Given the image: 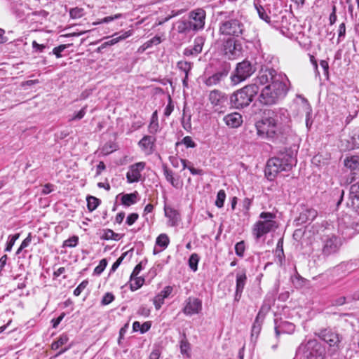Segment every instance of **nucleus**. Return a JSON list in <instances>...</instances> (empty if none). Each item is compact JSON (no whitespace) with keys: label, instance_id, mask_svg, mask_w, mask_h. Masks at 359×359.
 Listing matches in <instances>:
<instances>
[{"label":"nucleus","instance_id":"f257e3e1","mask_svg":"<svg viewBox=\"0 0 359 359\" xmlns=\"http://www.w3.org/2000/svg\"><path fill=\"white\" fill-rule=\"evenodd\" d=\"M257 84H267L262 90L259 100L264 104L271 105L287 95L290 81L285 74L278 73L273 69L262 70L257 77L256 83L247 85L230 96L231 107L235 109L248 107L259 92Z\"/></svg>","mask_w":359,"mask_h":359},{"label":"nucleus","instance_id":"f03ea898","mask_svg":"<svg viewBox=\"0 0 359 359\" xmlns=\"http://www.w3.org/2000/svg\"><path fill=\"white\" fill-rule=\"evenodd\" d=\"M295 163L296 158L292 151H280L277 156L267 161L265 175L269 180H272L278 172L290 170Z\"/></svg>","mask_w":359,"mask_h":359},{"label":"nucleus","instance_id":"7ed1b4c3","mask_svg":"<svg viewBox=\"0 0 359 359\" xmlns=\"http://www.w3.org/2000/svg\"><path fill=\"white\" fill-rule=\"evenodd\" d=\"M325 347L315 339L302 341L296 351V355L302 359H324Z\"/></svg>","mask_w":359,"mask_h":359},{"label":"nucleus","instance_id":"20e7f679","mask_svg":"<svg viewBox=\"0 0 359 359\" xmlns=\"http://www.w3.org/2000/svg\"><path fill=\"white\" fill-rule=\"evenodd\" d=\"M260 220L257 221L252 227L253 235L257 239L278 228L277 222L274 220L276 215L269 212H262L259 215Z\"/></svg>","mask_w":359,"mask_h":359},{"label":"nucleus","instance_id":"39448f33","mask_svg":"<svg viewBox=\"0 0 359 359\" xmlns=\"http://www.w3.org/2000/svg\"><path fill=\"white\" fill-rule=\"evenodd\" d=\"M274 123L273 118L266 114L265 117L255 124L258 136L273 141L279 139L282 135L281 131L276 127Z\"/></svg>","mask_w":359,"mask_h":359},{"label":"nucleus","instance_id":"423d86ee","mask_svg":"<svg viewBox=\"0 0 359 359\" xmlns=\"http://www.w3.org/2000/svg\"><path fill=\"white\" fill-rule=\"evenodd\" d=\"M244 32V24L237 18L225 19L219 25V34L233 36V39L242 36Z\"/></svg>","mask_w":359,"mask_h":359},{"label":"nucleus","instance_id":"0eeeda50","mask_svg":"<svg viewBox=\"0 0 359 359\" xmlns=\"http://www.w3.org/2000/svg\"><path fill=\"white\" fill-rule=\"evenodd\" d=\"M255 69V67L248 60H243L238 63L234 72L231 76L232 83L236 85L245 81L254 74Z\"/></svg>","mask_w":359,"mask_h":359},{"label":"nucleus","instance_id":"6e6552de","mask_svg":"<svg viewBox=\"0 0 359 359\" xmlns=\"http://www.w3.org/2000/svg\"><path fill=\"white\" fill-rule=\"evenodd\" d=\"M222 51L228 60H236L242 55L243 46L238 40L229 38L223 42Z\"/></svg>","mask_w":359,"mask_h":359},{"label":"nucleus","instance_id":"1a4fd4ad","mask_svg":"<svg viewBox=\"0 0 359 359\" xmlns=\"http://www.w3.org/2000/svg\"><path fill=\"white\" fill-rule=\"evenodd\" d=\"M267 114L270 118H273L276 127L278 129H280L282 135L289 129L290 116L287 109L269 110Z\"/></svg>","mask_w":359,"mask_h":359},{"label":"nucleus","instance_id":"9d476101","mask_svg":"<svg viewBox=\"0 0 359 359\" xmlns=\"http://www.w3.org/2000/svg\"><path fill=\"white\" fill-rule=\"evenodd\" d=\"M322 254L328 257L337 252L341 245V239L333 233L321 237Z\"/></svg>","mask_w":359,"mask_h":359},{"label":"nucleus","instance_id":"9b49d317","mask_svg":"<svg viewBox=\"0 0 359 359\" xmlns=\"http://www.w3.org/2000/svg\"><path fill=\"white\" fill-rule=\"evenodd\" d=\"M231 69L229 64H224L223 67L215 74L205 76L203 83L208 87L219 85L229 74Z\"/></svg>","mask_w":359,"mask_h":359},{"label":"nucleus","instance_id":"f8f14e48","mask_svg":"<svg viewBox=\"0 0 359 359\" xmlns=\"http://www.w3.org/2000/svg\"><path fill=\"white\" fill-rule=\"evenodd\" d=\"M205 16V11L202 8H198L189 13L188 22L190 23L192 31L197 32L203 29Z\"/></svg>","mask_w":359,"mask_h":359},{"label":"nucleus","instance_id":"ddd939ff","mask_svg":"<svg viewBox=\"0 0 359 359\" xmlns=\"http://www.w3.org/2000/svg\"><path fill=\"white\" fill-rule=\"evenodd\" d=\"M318 336L325 342H326L330 347L334 348V350H337L339 348V343L341 341V337L337 332L325 329L321 330Z\"/></svg>","mask_w":359,"mask_h":359},{"label":"nucleus","instance_id":"4468645a","mask_svg":"<svg viewBox=\"0 0 359 359\" xmlns=\"http://www.w3.org/2000/svg\"><path fill=\"white\" fill-rule=\"evenodd\" d=\"M247 283V275L245 269H242L236 272V291L234 295V302H239L245 286Z\"/></svg>","mask_w":359,"mask_h":359},{"label":"nucleus","instance_id":"2eb2a0df","mask_svg":"<svg viewBox=\"0 0 359 359\" xmlns=\"http://www.w3.org/2000/svg\"><path fill=\"white\" fill-rule=\"evenodd\" d=\"M202 309V302L196 297H189L184 303L183 313L187 316L198 314Z\"/></svg>","mask_w":359,"mask_h":359},{"label":"nucleus","instance_id":"dca6fc26","mask_svg":"<svg viewBox=\"0 0 359 359\" xmlns=\"http://www.w3.org/2000/svg\"><path fill=\"white\" fill-rule=\"evenodd\" d=\"M146 163L144 162H138L131 165L129 170L126 173V178L129 183L137 182L140 180L141 172L144 169Z\"/></svg>","mask_w":359,"mask_h":359},{"label":"nucleus","instance_id":"f3484780","mask_svg":"<svg viewBox=\"0 0 359 359\" xmlns=\"http://www.w3.org/2000/svg\"><path fill=\"white\" fill-rule=\"evenodd\" d=\"M156 139L151 135H144L138 142L142 151L147 155H150L154 151Z\"/></svg>","mask_w":359,"mask_h":359},{"label":"nucleus","instance_id":"a211bd4d","mask_svg":"<svg viewBox=\"0 0 359 359\" xmlns=\"http://www.w3.org/2000/svg\"><path fill=\"white\" fill-rule=\"evenodd\" d=\"M208 98L215 107H223L228 100L227 96L219 90L210 91Z\"/></svg>","mask_w":359,"mask_h":359},{"label":"nucleus","instance_id":"6ab92c4d","mask_svg":"<svg viewBox=\"0 0 359 359\" xmlns=\"http://www.w3.org/2000/svg\"><path fill=\"white\" fill-rule=\"evenodd\" d=\"M205 43V39L202 36H198L194 39V46L187 48L184 50V55L186 56L196 55L199 54L203 49Z\"/></svg>","mask_w":359,"mask_h":359},{"label":"nucleus","instance_id":"aec40b11","mask_svg":"<svg viewBox=\"0 0 359 359\" xmlns=\"http://www.w3.org/2000/svg\"><path fill=\"white\" fill-rule=\"evenodd\" d=\"M133 30H128L126 32H122L121 33H115L112 36L113 38L110 40H108V41L104 42L101 45V46L99 48V49L104 48L109 46H113V45L116 44V43H118V41L124 40V39L128 38L129 36H130L133 34Z\"/></svg>","mask_w":359,"mask_h":359},{"label":"nucleus","instance_id":"412c9836","mask_svg":"<svg viewBox=\"0 0 359 359\" xmlns=\"http://www.w3.org/2000/svg\"><path fill=\"white\" fill-rule=\"evenodd\" d=\"M224 121L231 128H238L243 123V118L239 113L234 112L225 116Z\"/></svg>","mask_w":359,"mask_h":359},{"label":"nucleus","instance_id":"4be33fe9","mask_svg":"<svg viewBox=\"0 0 359 359\" xmlns=\"http://www.w3.org/2000/svg\"><path fill=\"white\" fill-rule=\"evenodd\" d=\"M294 329L295 326L293 323L283 321L275 326V332L276 336H279L281 333L292 334L294 332Z\"/></svg>","mask_w":359,"mask_h":359},{"label":"nucleus","instance_id":"5701e85b","mask_svg":"<svg viewBox=\"0 0 359 359\" xmlns=\"http://www.w3.org/2000/svg\"><path fill=\"white\" fill-rule=\"evenodd\" d=\"M164 212L165 217L168 218L169 225L172 226L177 225L180 219L177 211L170 206L165 205Z\"/></svg>","mask_w":359,"mask_h":359},{"label":"nucleus","instance_id":"b1692460","mask_svg":"<svg viewBox=\"0 0 359 359\" xmlns=\"http://www.w3.org/2000/svg\"><path fill=\"white\" fill-rule=\"evenodd\" d=\"M317 211L313 208L304 210L299 215L298 220L300 223L311 222L317 217Z\"/></svg>","mask_w":359,"mask_h":359},{"label":"nucleus","instance_id":"393cba45","mask_svg":"<svg viewBox=\"0 0 359 359\" xmlns=\"http://www.w3.org/2000/svg\"><path fill=\"white\" fill-rule=\"evenodd\" d=\"M169 243H170V240H169V238L167 236V234H165V233L160 234L156 238V245H157L158 247H161V250L158 251L156 250V248H155L154 249V254L156 255L158 252H161V250H165L168 247V245H169Z\"/></svg>","mask_w":359,"mask_h":359},{"label":"nucleus","instance_id":"a878e982","mask_svg":"<svg viewBox=\"0 0 359 359\" xmlns=\"http://www.w3.org/2000/svg\"><path fill=\"white\" fill-rule=\"evenodd\" d=\"M344 165L351 170H359V156H350L344 159Z\"/></svg>","mask_w":359,"mask_h":359},{"label":"nucleus","instance_id":"bb28decb","mask_svg":"<svg viewBox=\"0 0 359 359\" xmlns=\"http://www.w3.org/2000/svg\"><path fill=\"white\" fill-rule=\"evenodd\" d=\"M138 193L137 191H134L131 194H123L121 197V203L125 206H130L135 203H136L137 200Z\"/></svg>","mask_w":359,"mask_h":359},{"label":"nucleus","instance_id":"cd10ccee","mask_svg":"<svg viewBox=\"0 0 359 359\" xmlns=\"http://www.w3.org/2000/svg\"><path fill=\"white\" fill-rule=\"evenodd\" d=\"M177 31L180 34H187L192 31V28L189 23L188 20H180L178 21L176 24Z\"/></svg>","mask_w":359,"mask_h":359},{"label":"nucleus","instance_id":"c85d7f7f","mask_svg":"<svg viewBox=\"0 0 359 359\" xmlns=\"http://www.w3.org/2000/svg\"><path fill=\"white\" fill-rule=\"evenodd\" d=\"M163 170L166 180L169 182L172 187H177L179 185V182L177 180L175 179L173 176V172L171 170H170L166 165H163Z\"/></svg>","mask_w":359,"mask_h":359},{"label":"nucleus","instance_id":"c756f323","mask_svg":"<svg viewBox=\"0 0 359 359\" xmlns=\"http://www.w3.org/2000/svg\"><path fill=\"white\" fill-rule=\"evenodd\" d=\"M359 231V224L358 222H352L343 229V234L347 237H351Z\"/></svg>","mask_w":359,"mask_h":359},{"label":"nucleus","instance_id":"7c9ffc66","mask_svg":"<svg viewBox=\"0 0 359 359\" xmlns=\"http://www.w3.org/2000/svg\"><path fill=\"white\" fill-rule=\"evenodd\" d=\"M180 352L182 355H186L187 357L190 356V344L187 339L185 334H183L180 340Z\"/></svg>","mask_w":359,"mask_h":359},{"label":"nucleus","instance_id":"2f4dec72","mask_svg":"<svg viewBox=\"0 0 359 359\" xmlns=\"http://www.w3.org/2000/svg\"><path fill=\"white\" fill-rule=\"evenodd\" d=\"M144 283V278L142 277L135 276L132 278L130 276V287L132 291H135L140 288Z\"/></svg>","mask_w":359,"mask_h":359},{"label":"nucleus","instance_id":"473e14b6","mask_svg":"<svg viewBox=\"0 0 359 359\" xmlns=\"http://www.w3.org/2000/svg\"><path fill=\"white\" fill-rule=\"evenodd\" d=\"M69 341L67 334H62L60 336L57 341H55L51 344V348L53 350H57L63 345L66 344Z\"/></svg>","mask_w":359,"mask_h":359},{"label":"nucleus","instance_id":"72a5a7b5","mask_svg":"<svg viewBox=\"0 0 359 359\" xmlns=\"http://www.w3.org/2000/svg\"><path fill=\"white\" fill-rule=\"evenodd\" d=\"M260 319V313H259L255 320V322L252 326V337L255 336L256 337L259 335L262 329V320Z\"/></svg>","mask_w":359,"mask_h":359},{"label":"nucleus","instance_id":"f704fd0d","mask_svg":"<svg viewBox=\"0 0 359 359\" xmlns=\"http://www.w3.org/2000/svg\"><path fill=\"white\" fill-rule=\"evenodd\" d=\"M87 207L90 212L95 210L99 205L100 201L95 196H88L87 198Z\"/></svg>","mask_w":359,"mask_h":359},{"label":"nucleus","instance_id":"c9c22d12","mask_svg":"<svg viewBox=\"0 0 359 359\" xmlns=\"http://www.w3.org/2000/svg\"><path fill=\"white\" fill-rule=\"evenodd\" d=\"M177 67L185 74V79H188V74L191 69V63L187 61L181 60L177 64Z\"/></svg>","mask_w":359,"mask_h":359},{"label":"nucleus","instance_id":"e433bc0d","mask_svg":"<svg viewBox=\"0 0 359 359\" xmlns=\"http://www.w3.org/2000/svg\"><path fill=\"white\" fill-rule=\"evenodd\" d=\"M199 262V257L197 254H192L189 259V266L191 270L196 271L198 269V263Z\"/></svg>","mask_w":359,"mask_h":359},{"label":"nucleus","instance_id":"4c0bfd02","mask_svg":"<svg viewBox=\"0 0 359 359\" xmlns=\"http://www.w3.org/2000/svg\"><path fill=\"white\" fill-rule=\"evenodd\" d=\"M101 238L104 240H118V234L114 233L111 229H106L104 231L103 234L101 236Z\"/></svg>","mask_w":359,"mask_h":359},{"label":"nucleus","instance_id":"58836bf2","mask_svg":"<svg viewBox=\"0 0 359 359\" xmlns=\"http://www.w3.org/2000/svg\"><path fill=\"white\" fill-rule=\"evenodd\" d=\"M84 15V10L82 8L75 7L69 11V15L72 18H80Z\"/></svg>","mask_w":359,"mask_h":359},{"label":"nucleus","instance_id":"ea45409f","mask_svg":"<svg viewBox=\"0 0 359 359\" xmlns=\"http://www.w3.org/2000/svg\"><path fill=\"white\" fill-rule=\"evenodd\" d=\"M226 198V194L224 190H219L217 195V199L215 201V205L217 208H222L224 206V203Z\"/></svg>","mask_w":359,"mask_h":359},{"label":"nucleus","instance_id":"a19ab883","mask_svg":"<svg viewBox=\"0 0 359 359\" xmlns=\"http://www.w3.org/2000/svg\"><path fill=\"white\" fill-rule=\"evenodd\" d=\"M255 8L258 13L259 18L266 22H270V17L267 15L266 11L262 6L255 5Z\"/></svg>","mask_w":359,"mask_h":359},{"label":"nucleus","instance_id":"79ce46f5","mask_svg":"<svg viewBox=\"0 0 359 359\" xmlns=\"http://www.w3.org/2000/svg\"><path fill=\"white\" fill-rule=\"evenodd\" d=\"M122 17V15L121 13L115 14L114 15L111 16H107L104 18L103 19L100 20V21L93 22V25H100L102 23H109L114 20L119 19Z\"/></svg>","mask_w":359,"mask_h":359},{"label":"nucleus","instance_id":"37998d69","mask_svg":"<svg viewBox=\"0 0 359 359\" xmlns=\"http://www.w3.org/2000/svg\"><path fill=\"white\" fill-rule=\"evenodd\" d=\"M20 234L15 233L14 235L10 236L8 237V241L7 242L6 247L5 248V250L7 252H10L14 245L15 241L19 238Z\"/></svg>","mask_w":359,"mask_h":359},{"label":"nucleus","instance_id":"c03bdc74","mask_svg":"<svg viewBox=\"0 0 359 359\" xmlns=\"http://www.w3.org/2000/svg\"><path fill=\"white\" fill-rule=\"evenodd\" d=\"M107 265V261L106 259H102L100 261L98 266H97L94 269V274L100 275L104 270L105 269Z\"/></svg>","mask_w":359,"mask_h":359},{"label":"nucleus","instance_id":"a18cd8bd","mask_svg":"<svg viewBox=\"0 0 359 359\" xmlns=\"http://www.w3.org/2000/svg\"><path fill=\"white\" fill-rule=\"evenodd\" d=\"M87 106H84L79 111L73 115L69 118V121H73L76 120H81L83 118L86 113Z\"/></svg>","mask_w":359,"mask_h":359},{"label":"nucleus","instance_id":"49530a36","mask_svg":"<svg viewBox=\"0 0 359 359\" xmlns=\"http://www.w3.org/2000/svg\"><path fill=\"white\" fill-rule=\"evenodd\" d=\"M349 195L350 198H359V182L351 186Z\"/></svg>","mask_w":359,"mask_h":359},{"label":"nucleus","instance_id":"de8ad7c7","mask_svg":"<svg viewBox=\"0 0 359 359\" xmlns=\"http://www.w3.org/2000/svg\"><path fill=\"white\" fill-rule=\"evenodd\" d=\"M69 45L62 44L53 49L52 53L55 55L57 58L62 57L61 53L64 51Z\"/></svg>","mask_w":359,"mask_h":359},{"label":"nucleus","instance_id":"09e8293b","mask_svg":"<svg viewBox=\"0 0 359 359\" xmlns=\"http://www.w3.org/2000/svg\"><path fill=\"white\" fill-rule=\"evenodd\" d=\"M88 285V281L87 280H83L74 290V294L75 296H79L81 293L86 289V287Z\"/></svg>","mask_w":359,"mask_h":359},{"label":"nucleus","instance_id":"8fccbe9b","mask_svg":"<svg viewBox=\"0 0 359 359\" xmlns=\"http://www.w3.org/2000/svg\"><path fill=\"white\" fill-rule=\"evenodd\" d=\"M235 252L238 257H243L245 252V243L244 241L238 242L235 245Z\"/></svg>","mask_w":359,"mask_h":359},{"label":"nucleus","instance_id":"3c124183","mask_svg":"<svg viewBox=\"0 0 359 359\" xmlns=\"http://www.w3.org/2000/svg\"><path fill=\"white\" fill-rule=\"evenodd\" d=\"M346 35V25L344 22H342L339 25V29H338V39H337V43H340L341 41Z\"/></svg>","mask_w":359,"mask_h":359},{"label":"nucleus","instance_id":"603ef678","mask_svg":"<svg viewBox=\"0 0 359 359\" xmlns=\"http://www.w3.org/2000/svg\"><path fill=\"white\" fill-rule=\"evenodd\" d=\"M353 149H359V130L354 131L351 136Z\"/></svg>","mask_w":359,"mask_h":359},{"label":"nucleus","instance_id":"864d4df0","mask_svg":"<svg viewBox=\"0 0 359 359\" xmlns=\"http://www.w3.org/2000/svg\"><path fill=\"white\" fill-rule=\"evenodd\" d=\"M79 242V238L76 236H74L69 239L66 240L64 243V245L67 247H75Z\"/></svg>","mask_w":359,"mask_h":359},{"label":"nucleus","instance_id":"5fc2aeb1","mask_svg":"<svg viewBox=\"0 0 359 359\" xmlns=\"http://www.w3.org/2000/svg\"><path fill=\"white\" fill-rule=\"evenodd\" d=\"M182 143L184 144L187 148H194L196 146V143L193 141L190 136L184 137L182 140Z\"/></svg>","mask_w":359,"mask_h":359},{"label":"nucleus","instance_id":"6e6d98bb","mask_svg":"<svg viewBox=\"0 0 359 359\" xmlns=\"http://www.w3.org/2000/svg\"><path fill=\"white\" fill-rule=\"evenodd\" d=\"M164 298L161 297L159 294H158L154 298V304L155 306V308L156 310L160 309L162 304L164 303Z\"/></svg>","mask_w":359,"mask_h":359},{"label":"nucleus","instance_id":"4d7b16f0","mask_svg":"<svg viewBox=\"0 0 359 359\" xmlns=\"http://www.w3.org/2000/svg\"><path fill=\"white\" fill-rule=\"evenodd\" d=\"M114 299V296L111 293H106L101 301L102 305H108Z\"/></svg>","mask_w":359,"mask_h":359},{"label":"nucleus","instance_id":"13d9d810","mask_svg":"<svg viewBox=\"0 0 359 359\" xmlns=\"http://www.w3.org/2000/svg\"><path fill=\"white\" fill-rule=\"evenodd\" d=\"M159 130V124L158 122H150L148 130L150 134L154 135L156 134Z\"/></svg>","mask_w":359,"mask_h":359},{"label":"nucleus","instance_id":"bf43d9fd","mask_svg":"<svg viewBox=\"0 0 359 359\" xmlns=\"http://www.w3.org/2000/svg\"><path fill=\"white\" fill-rule=\"evenodd\" d=\"M32 48L35 52L42 53L44 49L47 47L44 44H39L36 41H33L32 43Z\"/></svg>","mask_w":359,"mask_h":359},{"label":"nucleus","instance_id":"052dcab7","mask_svg":"<svg viewBox=\"0 0 359 359\" xmlns=\"http://www.w3.org/2000/svg\"><path fill=\"white\" fill-rule=\"evenodd\" d=\"M351 200V207L355 213L359 215V198H350Z\"/></svg>","mask_w":359,"mask_h":359},{"label":"nucleus","instance_id":"680f3d73","mask_svg":"<svg viewBox=\"0 0 359 359\" xmlns=\"http://www.w3.org/2000/svg\"><path fill=\"white\" fill-rule=\"evenodd\" d=\"M346 302V298L344 296L339 297L332 301V305L334 306H342Z\"/></svg>","mask_w":359,"mask_h":359},{"label":"nucleus","instance_id":"e2e57ef3","mask_svg":"<svg viewBox=\"0 0 359 359\" xmlns=\"http://www.w3.org/2000/svg\"><path fill=\"white\" fill-rule=\"evenodd\" d=\"M139 215L137 213H131L130 214L126 219V223L128 225H133L138 219Z\"/></svg>","mask_w":359,"mask_h":359},{"label":"nucleus","instance_id":"0e129e2a","mask_svg":"<svg viewBox=\"0 0 359 359\" xmlns=\"http://www.w3.org/2000/svg\"><path fill=\"white\" fill-rule=\"evenodd\" d=\"M126 255V252L123 253L120 257L117 259V260L113 264L111 271L114 272L117 268L120 266L121 262H123L125 256Z\"/></svg>","mask_w":359,"mask_h":359},{"label":"nucleus","instance_id":"69168bd1","mask_svg":"<svg viewBox=\"0 0 359 359\" xmlns=\"http://www.w3.org/2000/svg\"><path fill=\"white\" fill-rule=\"evenodd\" d=\"M173 109H174V106L172 104V100H171L170 97H169V103L166 106V107L164 110V115L165 116H169L171 114V113L172 112Z\"/></svg>","mask_w":359,"mask_h":359},{"label":"nucleus","instance_id":"338daca9","mask_svg":"<svg viewBox=\"0 0 359 359\" xmlns=\"http://www.w3.org/2000/svg\"><path fill=\"white\" fill-rule=\"evenodd\" d=\"M172 292V287L171 286H166L159 293V294L164 299L167 298Z\"/></svg>","mask_w":359,"mask_h":359},{"label":"nucleus","instance_id":"774afa93","mask_svg":"<svg viewBox=\"0 0 359 359\" xmlns=\"http://www.w3.org/2000/svg\"><path fill=\"white\" fill-rule=\"evenodd\" d=\"M161 351L158 348L154 349L150 353L148 359H159Z\"/></svg>","mask_w":359,"mask_h":359}]
</instances>
